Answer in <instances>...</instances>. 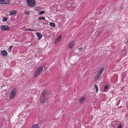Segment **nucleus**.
Wrapping results in <instances>:
<instances>
[{"instance_id": "obj_31", "label": "nucleus", "mask_w": 128, "mask_h": 128, "mask_svg": "<svg viewBox=\"0 0 128 128\" xmlns=\"http://www.w3.org/2000/svg\"><path fill=\"white\" fill-rule=\"evenodd\" d=\"M30 30V31H34V30H33V29H30V28H29L28 29H26V30Z\"/></svg>"}, {"instance_id": "obj_21", "label": "nucleus", "mask_w": 128, "mask_h": 128, "mask_svg": "<svg viewBox=\"0 0 128 128\" xmlns=\"http://www.w3.org/2000/svg\"><path fill=\"white\" fill-rule=\"evenodd\" d=\"M94 86L95 87V88L96 89V91L97 92L98 91V88L97 86L96 85V84H94Z\"/></svg>"}, {"instance_id": "obj_18", "label": "nucleus", "mask_w": 128, "mask_h": 128, "mask_svg": "<svg viewBox=\"0 0 128 128\" xmlns=\"http://www.w3.org/2000/svg\"><path fill=\"white\" fill-rule=\"evenodd\" d=\"M50 25L51 27H54L55 26V24L53 22H50Z\"/></svg>"}, {"instance_id": "obj_32", "label": "nucleus", "mask_w": 128, "mask_h": 128, "mask_svg": "<svg viewBox=\"0 0 128 128\" xmlns=\"http://www.w3.org/2000/svg\"><path fill=\"white\" fill-rule=\"evenodd\" d=\"M78 49L79 50H82L83 49L82 48H81V47H80V48H78Z\"/></svg>"}, {"instance_id": "obj_15", "label": "nucleus", "mask_w": 128, "mask_h": 128, "mask_svg": "<svg viewBox=\"0 0 128 128\" xmlns=\"http://www.w3.org/2000/svg\"><path fill=\"white\" fill-rule=\"evenodd\" d=\"M61 36H58L56 39L55 40V42H58L60 41L61 39Z\"/></svg>"}, {"instance_id": "obj_30", "label": "nucleus", "mask_w": 128, "mask_h": 128, "mask_svg": "<svg viewBox=\"0 0 128 128\" xmlns=\"http://www.w3.org/2000/svg\"><path fill=\"white\" fill-rule=\"evenodd\" d=\"M122 124L120 123V124L118 125V128H122Z\"/></svg>"}, {"instance_id": "obj_5", "label": "nucleus", "mask_w": 128, "mask_h": 128, "mask_svg": "<svg viewBox=\"0 0 128 128\" xmlns=\"http://www.w3.org/2000/svg\"><path fill=\"white\" fill-rule=\"evenodd\" d=\"M46 94L45 92H43L41 94L40 98V102L42 103L45 102L46 100Z\"/></svg>"}, {"instance_id": "obj_6", "label": "nucleus", "mask_w": 128, "mask_h": 128, "mask_svg": "<svg viewBox=\"0 0 128 128\" xmlns=\"http://www.w3.org/2000/svg\"><path fill=\"white\" fill-rule=\"evenodd\" d=\"M27 2L28 4L31 7H33L36 5L34 0H27Z\"/></svg>"}, {"instance_id": "obj_22", "label": "nucleus", "mask_w": 128, "mask_h": 128, "mask_svg": "<svg viewBox=\"0 0 128 128\" xmlns=\"http://www.w3.org/2000/svg\"><path fill=\"white\" fill-rule=\"evenodd\" d=\"M13 47V46H10L8 50V51L9 52H10L12 50V48Z\"/></svg>"}, {"instance_id": "obj_20", "label": "nucleus", "mask_w": 128, "mask_h": 128, "mask_svg": "<svg viewBox=\"0 0 128 128\" xmlns=\"http://www.w3.org/2000/svg\"><path fill=\"white\" fill-rule=\"evenodd\" d=\"M38 19L39 20H45V18L44 17H41L39 18H38Z\"/></svg>"}, {"instance_id": "obj_23", "label": "nucleus", "mask_w": 128, "mask_h": 128, "mask_svg": "<svg viewBox=\"0 0 128 128\" xmlns=\"http://www.w3.org/2000/svg\"><path fill=\"white\" fill-rule=\"evenodd\" d=\"M4 4H8L9 3L10 1L9 0H4Z\"/></svg>"}, {"instance_id": "obj_12", "label": "nucleus", "mask_w": 128, "mask_h": 128, "mask_svg": "<svg viewBox=\"0 0 128 128\" xmlns=\"http://www.w3.org/2000/svg\"><path fill=\"white\" fill-rule=\"evenodd\" d=\"M17 13V12L15 10H11L10 12V16H12L16 14Z\"/></svg>"}, {"instance_id": "obj_14", "label": "nucleus", "mask_w": 128, "mask_h": 128, "mask_svg": "<svg viewBox=\"0 0 128 128\" xmlns=\"http://www.w3.org/2000/svg\"><path fill=\"white\" fill-rule=\"evenodd\" d=\"M38 91L35 89L32 90H31V93L33 94H35Z\"/></svg>"}, {"instance_id": "obj_24", "label": "nucleus", "mask_w": 128, "mask_h": 128, "mask_svg": "<svg viewBox=\"0 0 128 128\" xmlns=\"http://www.w3.org/2000/svg\"><path fill=\"white\" fill-rule=\"evenodd\" d=\"M45 12L44 11L42 10L40 11L39 12V14H42L45 13Z\"/></svg>"}, {"instance_id": "obj_4", "label": "nucleus", "mask_w": 128, "mask_h": 128, "mask_svg": "<svg viewBox=\"0 0 128 128\" xmlns=\"http://www.w3.org/2000/svg\"><path fill=\"white\" fill-rule=\"evenodd\" d=\"M17 92V90L14 88L12 90L9 94V98L10 100L12 99L15 96Z\"/></svg>"}, {"instance_id": "obj_11", "label": "nucleus", "mask_w": 128, "mask_h": 128, "mask_svg": "<svg viewBox=\"0 0 128 128\" xmlns=\"http://www.w3.org/2000/svg\"><path fill=\"white\" fill-rule=\"evenodd\" d=\"M36 34L39 40H40L42 37V34L40 33L36 32Z\"/></svg>"}, {"instance_id": "obj_2", "label": "nucleus", "mask_w": 128, "mask_h": 128, "mask_svg": "<svg viewBox=\"0 0 128 128\" xmlns=\"http://www.w3.org/2000/svg\"><path fill=\"white\" fill-rule=\"evenodd\" d=\"M44 68V66H42L39 67L36 70L34 74V76L35 78L38 76L42 72Z\"/></svg>"}, {"instance_id": "obj_27", "label": "nucleus", "mask_w": 128, "mask_h": 128, "mask_svg": "<svg viewBox=\"0 0 128 128\" xmlns=\"http://www.w3.org/2000/svg\"><path fill=\"white\" fill-rule=\"evenodd\" d=\"M0 4H4V0H0Z\"/></svg>"}, {"instance_id": "obj_25", "label": "nucleus", "mask_w": 128, "mask_h": 128, "mask_svg": "<svg viewBox=\"0 0 128 128\" xmlns=\"http://www.w3.org/2000/svg\"><path fill=\"white\" fill-rule=\"evenodd\" d=\"M71 4L70 3H68L66 5V6L67 7H70L71 6Z\"/></svg>"}, {"instance_id": "obj_16", "label": "nucleus", "mask_w": 128, "mask_h": 128, "mask_svg": "<svg viewBox=\"0 0 128 128\" xmlns=\"http://www.w3.org/2000/svg\"><path fill=\"white\" fill-rule=\"evenodd\" d=\"M32 128H40L38 124H35L33 125Z\"/></svg>"}, {"instance_id": "obj_3", "label": "nucleus", "mask_w": 128, "mask_h": 128, "mask_svg": "<svg viewBox=\"0 0 128 128\" xmlns=\"http://www.w3.org/2000/svg\"><path fill=\"white\" fill-rule=\"evenodd\" d=\"M27 114V112L25 111L20 113L19 115V119H20V120H23L27 119L28 118Z\"/></svg>"}, {"instance_id": "obj_29", "label": "nucleus", "mask_w": 128, "mask_h": 128, "mask_svg": "<svg viewBox=\"0 0 128 128\" xmlns=\"http://www.w3.org/2000/svg\"><path fill=\"white\" fill-rule=\"evenodd\" d=\"M24 14L28 15L30 14V12L28 11H27L25 12Z\"/></svg>"}, {"instance_id": "obj_8", "label": "nucleus", "mask_w": 128, "mask_h": 128, "mask_svg": "<svg viewBox=\"0 0 128 128\" xmlns=\"http://www.w3.org/2000/svg\"><path fill=\"white\" fill-rule=\"evenodd\" d=\"M76 42V41L75 40H73L69 44V47L70 48H72Z\"/></svg>"}, {"instance_id": "obj_9", "label": "nucleus", "mask_w": 128, "mask_h": 128, "mask_svg": "<svg viewBox=\"0 0 128 128\" xmlns=\"http://www.w3.org/2000/svg\"><path fill=\"white\" fill-rule=\"evenodd\" d=\"M86 98V96H84L82 97L81 98L79 99L78 100L80 103L81 104H83Z\"/></svg>"}, {"instance_id": "obj_17", "label": "nucleus", "mask_w": 128, "mask_h": 128, "mask_svg": "<svg viewBox=\"0 0 128 128\" xmlns=\"http://www.w3.org/2000/svg\"><path fill=\"white\" fill-rule=\"evenodd\" d=\"M126 51H124V50H122L121 53V54L122 53V54H124L123 55H122V56H124L126 55Z\"/></svg>"}, {"instance_id": "obj_13", "label": "nucleus", "mask_w": 128, "mask_h": 128, "mask_svg": "<svg viewBox=\"0 0 128 128\" xmlns=\"http://www.w3.org/2000/svg\"><path fill=\"white\" fill-rule=\"evenodd\" d=\"M1 54L3 56H6L7 54V52L6 51L4 50L1 52Z\"/></svg>"}, {"instance_id": "obj_10", "label": "nucleus", "mask_w": 128, "mask_h": 128, "mask_svg": "<svg viewBox=\"0 0 128 128\" xmlns=\"http://www.w3.org/2000/svg\"><path fill=\"white\" fill-rule=\"evenodd\" d=\"M118 122L116 121H113L112 123V125L113 127L115 128H116L118 125Z\"/></svg>"}, {"instance_id": "obj_19", "label": "nucleus", "mask_w": 128, "mask_h": 128, "mask_svg": "<svg viewBox=\"0 0 128 128\" xmlns=\"http://www.w3.org/2000/svg\"><path fill=\"white\" fill-rule=\"evenodd\" d=\"M108 88V85L104 87L105 91H107Z\"/></svg>"}, {"instance_id": "obj_28", "label": "nucleus", "mask_w": 128, "mask_h": 128, "mask_svg": "<svg viewBox=\"0 0 128 128\" xmlns=\"http://www.w3.org/2000/svg\"><path fill=\"white\" fill-rule=\"evenodd\" d=\"M40 8L38 6H36L35 7V9L36 10H38L40 9Z\"/></svg>"}, {"instance_id": "obj_7", "label": "nucleus", "mask_w": 128, "mask_h": 128, "mask_svg": "<svg viewBox=\"0 0 128 128\" xmlns=\"http://www.w3.org/2000/svg\"><path fill=\"white\" fill-rule=\"evenodd\" d=\"M2 30L3 31H6L10 29V27L5 25L2 26L1 27Z\"/></svg>"}, {"instance_id": "obj_33", "label": "nucleus", "mask_w": 128, "mask_h": 128, "mask_svg": "<svg viewBox=\"0 0 128 128\" xmlns=\"http://www.w3.org/2000/svg\"><path fill=\"white\" fill-rule=\"evenodd\" d=\"M44 22H46H46H47L46 21H44Z\"/></svg>"}, {"instance_id": "obj_26", "label": "nucleus", "mask_w": 128, "mask_h": 128, "mask_svg": "<svg viewBox=\"0 0 128 128\" xmlns=\"http://www.w3.org/2000/svg\"><path fill=\"white\" fill-rule=\"evenodd\" d=\"M7 20V19L6 17H4L2 19V20L4 22H6Z\"/></svg>"}, {"instance_id": "obj_1", "label": "nucleus", "mask_w": 128, "mask_h": 128, "mask_svg": "<svg viewBox=\"0 0 128 128\" xmlns=\"http://www.w3.org/2000/svg\"><path fill=\"white\" fill-rule=\"evenodd\" d=\"M104 69V67H102L100 68L95 76V80L96 81H98L99 80Z\"/></svg>"}]
</instances>
